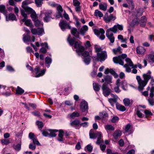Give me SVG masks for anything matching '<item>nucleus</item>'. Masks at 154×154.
Instances as JSON below:
<instances>
[{
  "mask_svg": "<svg viewBox=\"0 0 154 154\" xmlns=\"http://www.w3.org/2000/svg\"><path fill=\"white\" fill-rule=\"evenodd\" d=\"M21 142L20 141L19 143L14 146V149L16 151H19L20 150L21 148Z\"/></svg>",
  "mask_w": 154,
  "mask_h": 154,
  "instance_id": "nucleus-50",
  "label": "nucleus"
},
{
  "mask_svg": "<svg viewBox=\"0 0 154 154\" xmlns=\"http://www.w3.org/2000/svg\"><path fill=\"white\" fill-rule=\"evenodd\" d=\"M129 4H132L131 6H130L129 8L131 10H133L134 8V6L133 0H126Z\"/></svg>",
  "mask_w": 154,
  "mask_h": 154,
  "instance_id": "nucleus-44",
  "label": "nucleus"
},
{
  "mask_svg": "<svg viewBox=\"0 0 154 154\" xmlns=\"http://www.w3.org/2000/svg\"><path fill=\"white\" fill-rule=\"evenodd\" d=\"M82 54V56L85 58L90 57L91 53L89 54V52L86 51H85Z\"/></svg>",
  "mask_w": 154,
  "mask_h": 154,
  "instance_id": "nucleus-52",
  "label": "nucleus"
},
{
  "mask_svg": "<svg viewBox=\"0 0 154 154\" xmlns=\"http://www.w3.org/2000/svg\"><path fill=\"white\" fill-rule=\"evenodd\" d=\"M35 23V26L38 27L43 26V23L41 22V21L37 19L34 21Z\"/></svg>",
  "mask_w": 154,
  "mask_h": 154,
  "instance_id": "nucleus-37",
  "label": "nucleus"
},
{
  "mask_svg": "<svg viewBox=\"0 0 154 154\" xmlns=\"http://www.w3.org/2000/svg\"><path fill=\"white\" fill-rule=\"evenodd\" d=\"M95 34L98 36L100 35V38L101 40H103L105 38V36L103 35L105 33V31L102 29H95L94 30Z\"/></svg>",
  "mask_w": 154,
  "mask_h": 154,
  "instance_id": "nucleus-10",
  "label": "nucleus"
},
{
  "mask_svg": "<svg viewBox=\"0 0 154 154\" xmlns=\"http://www.w3.org/2000/svg\"><path fill=\"white\" fill-rule=\"evenodd\" d=\"M121 48L120 47H119L117 49H113V51L115 54L117 53L118 52H119L120 51Z\"/></svg>",
  "mask_w": 154,
  "mask_h": 154,
  "instance_id": "nucleus-63",
  "label": "nucleus"
},
{
  "mask_svg": "<svg viewBox=\"0 0 154 154\" xmlns=\"http://www.w3.org/2000/svg\"><path fill=\"white\" fill-rule=\"evenodd\" d=\"M96 133H90L89 136L90 138L91 139H94L97 137V135Z\"/></svg>",
  "mask_w": 154,
  "mask_h": 154,
  "instance_id": "nucleus-56",
  "label": "nucleus"
},
{
  "mask_svg": "<svg viewBox=\"0 0 154 154\" xmlns=\"http://www.w3.org/2000/svg\"><path fill=\"white\" fill-rule=\"evenodd\" d=\"M129 66L127 64H125L123 66L126 69L125 71L128 72H130L131 71V69Z\"/></svg>",
  "mask_w": 154,
  "mask_h": 154,
  "instance_id": "nucleus-54",
  "label": "nucleus"
},
{
  "mask_svg": "<svg viewBox=\"0 0 154 154\" xmlns=\"http://www.w3.org/2000/svg\"><path fill=\"white\" fill-rule=\"evenodd\" d=\"M107 57V54L105 51H102L97 54V59L98 61L101 62L104 61Z\"/></svg>",
  "mask_w": 154,
  "mask_h": 154,
  "instance_id": "nucleus-7",
  "label": "nucleus"
},
{
  "mask_svg": "<svg viewBox=\"0 0 154 154\" xmlns=\"http://www.w3.org/2000/svg\"><path fill=\"white\" fill-rule=\"evenodd\" d=\"M49 136L51 137H55L56 136V134L55 133L58 132V131L57 130H50Z\"/></svg>",
  "mask_w": 154,
  "mask_h": 154,
  "instance_id": "nucleus-34",
  "label": "nucleus"
},
{
  "mask_svg": "<svg viewBox=\"0 0 154 154\" xmlns=\"http://www.w3.org/2000/svg\"><path fill=\"white\" fill-rule=\"evenodd\" d=\"M118 98V97L117 96H116L115 97H114V98L109 99L108 100L109 102L111 104V105L113 106L112 102H113L116 103V102Z\"/></svg>",
  "mask_w": 154,
  "mask_h": 154,
  "instance_id": "nucleus-46",
  "label": "nucleus"
},
{
  "mask_svg": "<svg viewBox=\"0 0 154 154\" xmlns=\"http://www.w3.org/2000/svg\"><path fill=\"white\" fill-rule=\"evenodd\" d=\"M109 73L113 75L115 78H117L118 76L116 73L112 69H110Z\"/></svg>",
  "mask_w": 154,
  "mask_h": 154,
  "instance_id": "nucleus-55",
  "label": "nucleus"
},
{
  "mask_svg": "<svg viewBox=\"0 0 154 154\" xmlns=\"http://www.w3.org/2000/svg\"><path fill=\"white\" fill-rule=\"evenodd\" d=\"M125 61L127 64L128 66L131 67L132 68H136L137 67V65H134L131 60L129 58H126L125 59Z\"/></svg>",
  "mask_w": 154,
  "mask_h": 154,
  "instance_id": "nucleus-16",
  "label": "nucleus"
},
{
  "mask_svg": "<svg viewBox=\"0 0 154 154\" xmlns=\"http://www.w3.org/2000/svg\"><path fill=\"white\" fill-rule=\"evenodd\" d=\"M107 4L106 3L100 4H99V8L100 10L105 11L107 10Z\"/></svg>",
  "mask_w": 154,
  "mask_h": 154,
  "instance_id": "nucleus-27",
  "label": "nucleus"
},
{
  "mask_svg": "<svg viewBox=\"0 0 154 154\" xmlns=\"http://www.w3.org/2000/svg\"><path fill=\"white\" fill-rule=\"evenodd\" d=\"M48 4L51 6L54 7L57 6V5L54 2H48Z\"/></svg>",
  "mask_w": 154,
  "mask_h": 154,
  "instance_id": "nucleus-58",
  "label": "nucleus"
},
{
  "mask_svg": "<svg viewBox=\"0 0 154 154\" xmlns=\"http://www.w3.org/2000/svg\"><path fill=\"white\" fill-rule=\"evenodd\" d=\"M127 57V55L126 54H122L121 55L114 57L113 58V60L114 63H119L120 65H123L124 62L122 60L126 58Z\"/></svg>",
  "mask_w": 154,
  "mask_h": 154,
  "instance_id": "nucleus-4",
  "label": "nucleus"
},
{
  "mask_svg": "<svg viewBox=\"0 0 154 154\" xmlns=\"http://www.w3.org/2000/svg\"><path fill=\"white\" fill-rule=\"evenodd\" d=\"M118 29L120 31L123 30V25L117 24L116 25H114L113 27L107 29L106 31V36L110 42V43L109 44V45H111V43H113L115 41V37L113 35V33L112 32L115 33H116L118 31Z\"/></svg>",
  "mask_w": 154,
  "mask_h": 154,
  "instance_id": "nucleus-2",
  "label": "nucleus"
},
{
  "mask_svg": "<svg viewBox=\"0 0 154 154\" xmlns=\"http://www.w3.org/2000/svg\"><path fill=\"white\" fill-rule=\"evenodd\" d=\"M116 19V17L114 16L112 14L109 15L107 13H106L103 17V19L106 23H109L112 20H114Z\"/></svg>",
  "mask_w": 154,
  "mask_h": 154,
  "instance_id": "nucleus-9",
  "label": "nucleus"
},
{
  "mask_svg": "<svg viewBox=\"0 0 154 154\" xmlns=\"http://www.w3.org/2000/svg\"><path fill=\"white\" fill-rule=\"evenodd\" d=\"M104 128L106 131H113L115 130V128L114 127L110 125H105Z\"/></svg>",
  "mask_w": 154,
  "mask_h": 154,
  "instance_id": "nucleus-32",
  "label": "nucleus"
},
{
  "mask_svg": "<svg viewBox=\"0 0 154 154\" xmlns=\"http://www.w3.org/2000/svg\"><path fill=\"white\" fill-rule=\"evenodd\" d=\"M59 25L61 29L63 31L66 28L70 29L71 28V26L68 24L66 21L65 20H61Z\"/></svg>",
  "mask_w": 154,
  "mask_h": 154,
  "instance_id": "nucleus-12",
  "label": "nucleus"
},
{
  "mask_svg": "<svg viewBox=\"0 0 154 154\" xmlns=\"http://www.w3.org/2000/svg\"><path fill=\"white\" fill-rule=\"evenodd\" d=\"M80 109L82 112L87 111V112L88 109L87 103L85 102L81 103L80 105Z\"/></svg>",
  "mask_w": 154,
  "mask_h": 154,
  "instance_id": "nucleus-14",
  "label": "nucleus"
},
{
  "mask_svg": "<svg viewBox=\"0 0 154 154\" xmlns=\"http://www.w3.org/2000/svg\"><path fill=\"white\" fill-rule=\"evenodd\" d=\"M102 89L103 93L105 96H108L110 93V90L107 87V85L105 83H104L102 85Z\"/></svg>",
  "mask_w": 154,
  "mask_h": 154,
  "instance_id": "nucleus-11",
  "label": "nucleus"
},
{
  "mask_svg": "<svg viewBox=\"0 0 154 154\" xmlns=\"http://www.w3.org/2000/svg\"><path fill=\"white\" fill-rule=\"evenodd\" d=\"M147 21V19L145 16H143L141 18L140 22V26L144 27L146 25Z\"/></svg>",
  "mask_w": 154,
  "mask_h": 154,
  "instance_id": "nucleus-23",
  "label": "nucleus"
},
{
  "mask_svg": "<svg viewBox=\"0 0 154 154\" xmlns=\"http://www.w3.org/2000/svg\"><path fill=\"white\" fill-rule=\"evenodd\" d=\"M80 122L79 120H75L72 122L70 123V125L72 126H75L79 125V124Z\"/></svg>",
  "mask_w": 154,
  "mask_h": 154,
  "instance_id": "nucleus-43",
  "label": "nucleus"
},
{
  "mask_svg": "<svg viewBox=\"0 0 154 154\" xmlns=\"http://www.w3.org/2000/svg\"><path fill=\"white\" fill-rule=\"evenodd\" d=\"M84 61L85 64L86 65L89 64L91 61L90 57L85 58L84 59Z\"/></svg>",
  "mask_w": 154,
  "mask_h": 154,
  "instance_id": "nucleus-53",
  "label": "nucleus"
},
{
  "mask_svg": "<svg viewBox=\"0 0 154 154\" xmlns=\"http://www.w3.org/2000/svg\"><path fill=\"white\" fill-rule=\"evenodd\" d=\"M50 130V129H47L43 130V131L41 130V131L42 132L43 135L45 136L46 137L49 135Z\"/></svg>",
  "mask_w": 154,
  "mask_h": 154,
  "instance_id": "nucleus-40",
  "label": "nucleus"
},
{
  "mask_svg": "<svg viewBox=\"0 0 154 154\" xmlns=\"http://www.w3.org/2000/svg\"><path fill=\"white\" fill-rule=\"evenodd\" d=\"M151 72L150 71H148L146 73L143 74V80H142L139 76H137L136 77V79L138 84V88L139 91H143L144 87L146 85L149 80L151 79L150 84L153 86L154 83V78L151 75Z\"/></svg>",
  "mask_w": 154,
  "mask_h": 154,
  "instance_id": "nucleus-1",
  "label": "nucleus"
},
{
  "mask_svg": "<svg viewBox=\"0 0 154 154\" xmlns=\"http://www.w3.org/2000/svg\"><path fill=\"white\" fill-rule=\"evenodd\" d=\"M70 35H69L67 38V40L69 44L71 45L74 44V47L76 49V52L79 55L81 54V53L82 52L85 50L84 47L81 45V42H75V38H73L70 39Z\"/></svg>",
  "mask_w": 154,
  "mask_h": 154,
  "instance_id": "nucleus-3",
  "label": "nucleus"
},
{
  "mask_svg": "<svg viewBox=\"0 0 154 154\" xmlns=\"http://www.w3.org/2000/svg\"><path fill=\"white\" fill-rule=\"evenodd\" d=\"M51 61L52 60L51 58L48 57H46L45 59V63H46L48 64V66H47L48 68H49L50 66L49 64L51 63Z\"/></svg>",
  "mask_w": 154,
  "mask_h": 154,
  "instance_id": "nucleus-49",
  "label": "nucleus"
},
{
  "mask_svg": "<svg viewBox=\"0 0 154 154\" xmlns=\"http://www.w3.org/2000/svg\"><path fill=\"white\" fill-rule=\"evenodd\" d=\"M35 3L38 7H41L43 4V1L42 0H35Z\"/></svg>",
  "mask_w": 154,
  "mask_h": 154,
  "instance_id": "nucleus-35",
  "label": "nucleus"
},
{
  "mask_svg": "<svg viewBox=\"0 0 154 154\" xmlns=\"http://www.w3.org/2000/svg\"><path fill=\"white\" fill-rule=\"evenodd\" d=\"M64 132L62 130H60L59 131V134L58 137L59 138H58L57 140L60 142L63 141V134Z\"/></svg>",
  "mask_w": 154,
  "mask_h": 154,
  "instance_id": "nucleus-25",
  "label": "nucleus"
},
{
  "mask_svg": "<svg viewBox=\"0 0 154 154\" xmlns=\"http://www.w3.org/2000/svg\"><path fill=\"white\" fill-rule=\"evenodd\" d=\"M136 51L137 53L139 54H142L145 52V49L143 47L140 46L137 47Z\"/></svg>",
  "mask_w": 154,
  "mask_h": 154,
  "instance_id": "nucleus-21",
  "label": "nucleus"
},
{
  "mask_svg": "<svg viewBox=\"0 0 154 154\" xmlns=\"http://www.w3.org/2000/svg\"><path fill=\"white\" fill-rule=\"evenodd\" d=\"M104 79L105 81L108 84H109L112 82V77L108 75L104 76Z\"/></svg>",
  "mask_w": 154,
  "mask_h": 154,
  "instance_id": "nucleus-33",
  "label": "nucleus"
},
{
  "mask_svg": "<svg viewBox=\"0 0 154 154\" xmlns=\"http://www.w3.org/2000/svg\"><path fill=\"white\" fill-rule=\"evenodd\" d=\"M73 3L75 6H79L80 4V3L78 0H73Z\"/></svg>",
  "mask_w": 154,
  "mask_h": 154,
  "instance_id": "nucleus-59",
  "label": "nucleus"
},
{
  "mask_svg": "<svg viewBox=\"0 0 154 154\" xmlns=\"http://www.w3.org/2000/svg\"><path fill=\"white\" fill-rule=\"evenodd\" d=\"M93 87L94 90L95 91H98L100 90V86L98 84L95 83H93Z\"/></svg>",
  "mask_w": 154,
  "mask_h": 154,
  "instance_id": "nucleus-47",
  "label": "nucleus"
},
{
  "mask_svg": "<svg viewBox=\"0 0 154 154\" xmlns=\"http://www.w3.org/2000/svg\"><path fill=\"white\" fill-rule=\"evenodd\" d=\"M88 29V26L86 25L83 26L80 29V33L84 35V34L87 31Z\"/></svg>",
  "mask_w": 154,
  "mask_h": 154,
  "instance_id": "nucleus-26",
  "label": "nucleus"
},
{
  "mask_svg": "<svg viewBox=\"0 0 154 154\" xmlns=\"http://www.w3.org/2000/svg\"><path fill=\"white\" fill-rule=\"evenodd\" d=\"M22 21L24 22L25 24L28 26L32 27L33 26L30 20L23 19L22 20Z\"/></svg>",
  "mask_w": 154,
  "mask_h": 154,
  "instance_id": "nucleus-19",
  "label": "nucleus"
},
{
  "mask_svg": "<svg viewBox=\"0 0 154 154\" xmlns=\"http://www.w3.org/2000/svg\"><path fill=\"white\" fill-rule=\"evenodd\" d=\"M123 101L124 105L126 106H128L130 103V100L128 98H125L123 100Z\"/></svg>",
  "mask_w": 154,
  "mask_h": 154,
  "instance_id": "nucleus-45",
  "label": "nucleus"
},
{
  "mask_svg": "<svg viewBox=\"0 0 154 154\" xmlns=\"http://www.w3.org/2000/svg\"><path fill=\"white\" fill-rule=\"evenodd\" d=\"M97 139L96 143L97 144H100L103 142V140L101 138V137H102L101 133L99 132L97 133Z\"/></svg>",
  "mask_w": 154,
  "mask_h": 154,
  "instance_id": "nucleus-18",
  "label": "nucleus"
},
{
  "mask_svg": "<svg viewBox=\"0 0 154 154\" xmlns=\"http://www.w3.org/2000/svg\"><path fill=\"white\" fill-rule=\"evenodd\" d=\"M121 134L122 132L120 131H116L114 133L113 136L114 138L116 140L119 137H120Z\"/></svg>",
  "mask_w": 154,
  "mask_h": 154,
  "instance_id": "nucleus-24",
  "label": "nucleus"
},
{
  "mask_svg": "<svg viewBox=\"0 0 154 154\" xmlns=\"http://www.w3.org/2000/svg\"><path fill=\"white\" fill-rule=\"evenodd\" d=\"M2 144L7 145L10 143V139H3L1 140Z\"/></svg>",
  "mask_w": 154,
  "mask_h": 154,
  "instance_id": "nucleus-48",
  "label": "nucleus"
},
{
  "mask_svg": "<svg viewBox=\"0 0 154 154\" xmlns=\"http://www.w3.org/2000/svg\"><path fill=\"white\" fill-rule=\"evenodd\" d=\"M28 13L31 14L30 16L33 21L37 19V16L36 15L35 13L33 10L32 12H28Z\"/></svg>",
  "mask_w": 154,
  "mask_h": 154,
  "instance_id": "nucleus-38",
  "label": "nucleus"
},
{
  "mask_svg": "<svg viewBox=\"0 0 154 154\" xmlns=\"http://www.w3.org/2000/svg\"><path fill=\"white\" fill-rule=\"evenodd\" d=\"M57 10L58 12V15L57 16L58 17H62V13L63 10L61 6L60 5H57Z\"/></svg>",
  "mask_w": 154,
  "mask_h": 154,
  "instance_id": "nucleus-22",
  "label": "nucleus"
},
{
  "mask_svg": "<svg viewBox=\"0 0 154 154\" xmlns=\"http://www.w3.org/2000/svg\"><path fill=\"white\" fill-rule=\"evenodd\" d=\"M94 48L95 49V51L97 53H99V52L101 51L102 49L101 48L99 45H94Z\"/></svg>",
  "mask_w": 154,
  "mask_h": 154,
  "instance_id": "nucleus-41",
  "label": "nucleus"
},
{
  "mask_svg": "<svg viewBox=\"0 0 154 154\" xmlns=\"http://www.w3.org/2000/svg\"><path fill=\"white\" fill-rule=\"evenodd\" d=\"M94 15L97 17H101L103 16V14L102 12L98 10H96L94 13Z\"/></svg>",
  "mask_w": 154,
  "mask_h": 154,
  "instance_id": "nucleus-29",
  "label": "nucleus"
},
{
  "mask_svg": "<svg viewBox=\"0 0 154 154\" xmlns=\"http://www.w3.org/2000/svg\"><path fill=\"white\" fill-rule=\"evenodd\" d=\"M150 92L149 97L150 98H148V100L149 105L152 106L154 105V98H153L154 96V86L151 88L150 89Z\"/></svg>",
  "mask_w": 154,
  "mask_h": 154,
  "instance_id": "nucleus-8",
  "label": "nucleus"
},
{
  "mask_svg": "<svg viewBox=\"0 0 154 154\" xmlns=\"http://www.w3.org/2000/svg\"><path fill=\"white\" fill-rule=\"evenodd\" d=\"M70 117L71 118L73 117H78L79 116V114L77 112H75L70 114Z\"/></svg>",
  "mask_w": 154,
  "mask_h": 154,
  "instance_id": "nucleus-51",
  "label": "nucleus"
},
{
  "mask_svg": "<svg viewBox=\"0 0 154 154\" xmlns=\"http://www.w3.org/2000/svg\"><path fill=\"white\" fill-rule=\"evenodd\" d=\"M16 94L21 95L24 92V91L20 87L17 86L16 90Z\"/></svg>",
  "mask_w": 154,
  "mask_h": 154,
  "instance_id": "nucleus-28",
  "label": "nucleus"
},
{
  "mask_svg": "<svg viewBox=\"0 0 154 154\" xmlns=\"http://www.w3.org/2000/svg\"><path fill=\"white\" fill-rule=\"evenodd\" d=\"M52 13V11L51 10H44L41 12L40 15H42L43 14H45L44 21L45 22H48L50 20L51 18V15Z\"/></svg>",
  "mask_w": 154,
  "mask_h": 154,
  "instance_id": "nucleus-6",
  "label": "nucleus"
},
{
  "mask_svg": "<svg viewBox=\"0 0 154 154\" xmlns=\"http://www.w3.org/2000/svg\"><path fill=\"white\" fill-rule=\"evenodd\" d=\"M45 71L44 70H42L41 71L40 73H39L38 74L36 75L35 76V77H38L40 76H42L45 74Z\"/></svg>",
  "mask_w": 154,
  "mask_h": 154,
  "instance_id": "nucleus-60",
  "label": "nucleus"
},
{
  "mask_svg": "<svg viewBox=\"0 0 154 154\" xmlns=\"http://www.w3.org/2000/svg\"><path fill=\"white\" fill-rule=\"evenodd\" d=\"M71 32L74 36L78 38H79V32L77 29L75 28H72L71 30Z\"/></svg>",
  "mask_w": 154,
  "mask_h": 154,
  "instance_id": "nucleus-20",
  "label": "nucleus"
},
{
  "mask_svg": "<svg viewBox=\"0 0 154 154\" xmlns=\"http://www.w3.org/2000/svg\"><path fill=\"white\" fill-rule=\"evenodd\" d=\"M33 142L35 144L39 145L40 143L38 141L36 137L33 138L32 139Z\"/></svg>",
  "mask_w": 154,
  "mask_h": 154,
  "instance_id": "nucleus-62",
  "label": "nucleus"
},
{
  "mask_svg": "<svg viewBox=\"0 0 154 154\" xmlns=\"http://www.w3.org/2000/svg\"><path fill=\"white\" fill-rule=\"evenodd\" d=\"M36 124L38 126V129L40 130H42L41 129L44 126L43 123L42 122L37 121L36 122Z\"/></svg>",
  "mask_w": 154,
  "mask_h": 154,
  "instance_id": "nucleus-39",
  "label": "nucleus"
},
{
  "mask_svg": "<svg viewBox=\"0 0 154 154\" xmlns=\"http://www.w3.org/2000/svg\"><path fill=\"white\" fill-rule=\"evenodd\" d=\"M116 107L118 109L121 111H124L126 110L124 106L118 103L116 104Z\"/></svg>",
  "mask_w": 154,
  "mask_h": 154,
  "instance_id": "nucleus-31",
  "label": "nucleus"
},
{
  "mask_svg": "<svg viewBox=\"0 0 154 154\" xmlns=\"http://www.w3.org/2000/svg\"><path fill=\"white\" fill-rule=\"evenodd\" d=\"M121 83L120 80L118 79L116 80V85L114 88V90L115 92L116 93H119L121 91V90L119 89V87L120 86Z\"/></svg>",
  "mask_w": 154,
  "mask_h": 154,
  "instance_id": "nucleus-15",
  "label": "nucleus"
},
{
  "mask_svg": "<svg viewBox=\"0 0 154 154\" xmlns=\"http://www.w3.org/2000/svg\"><path fill=\"white\" fill-rule=\"evenodd\" d=\"M136 114L138 117L139 118L142 117L143 114L139 110H137V111Z\"/></svg>",
  "mask_w": 154,
  "mask_h": 154,
  "instance_id": "nucleus-64",
  "label": "nucleus"
},
{
  "mask_svg": "<svg viewBox=\"0 0 154 154\" xmlns=\"http://www.w3.org/2000/svg\"><path fill=\"white\" fill-rule=\"evenodd\" d=\"M6 19L7 21H8L10 20H16V18L15 15L12 13L9 14L8 16L5 15Z\"/></svg>",
  "mask_w": 154,
  "mask_h": 154,
  "instance_id": "nucleus-17",
  "label": "nucleus"
},
{
  "mask_svg": "<svg viewBox=\"0 0 154 154\" xmlns=\"http://www.w3.org/2000/svg\"><path fill=\"white\" fill-rule=\"evenodd\" d=\"M33 2L31 0H26L22 2V7L26 12H31L33 11V9L27 6V5L30 4Z\"/></svg>",
  "mask_w": 154,
  "mask_h": 154,
  "instance_id": "nucleus-5",
  "label": "nucleus"
},
{
  "mask_svg": "<svg viewBox=\"0 0 154 154\" xmlns=\"http://www.w3.org/2000/svg\"><path fill=\"white\" fill-rule=\"evenodd\" d=\"M31 32L33 34H37L39 35H41L44 33V30L42 28H38L37 29H32Z\"/></svg>",
  "mask_w": 154,
  "mask_h": 154,
  "instance_id": "nucleus-13",
  "label": "nucleus"
},
{
  "mask_svg": "<svg viewBox=\"0 0 154 154\" xmlns=\"http://www.w3.org/2000/svg\"><path fill=\"white\" fill-rule=\"evenodd\" d=\"M99 115L100 117L102 118V121L103 122L104 119H106L108 116V114L105 112H103L100 113Z\"/></svg>",
  "mask_w": 154,
  "mask_h": 154,
  "instance_id": "nucleus-30",
  "label": "nucleus"
},
{
  "mask_svg": "<svg viewBox=\"0 0 154 154\" xmlns=\"http://www.w3.org/2000/svg\"><path fill=\"white\" fill-rule=\"evenodd\" d=\"M25 12L28 13V12H26L25 10L24 9H23L20 10L21 14L22 16L24 17L23 19H27V14L25 13Z\"/></svg>",
  "mask_w": 154,
  "mask_h": 154,
  "instance_id": "nucleus-42",
  "label": "nucleus"
},
{
  "mask_svg": "<svg viewBox=\"0 0 154 154\" xmlns=\"http://www.w3.org/2000/svg\"><path fill=\"white\" fill-rule=\"evenodd\" d=\"M149 59L150 61L152 63L154 62V54H150L149 56Z\"/></svg>",
  "mask_w": 154,
  "mask_h": 154,
  "instance_id": "nucleus-57",
  "label": "nucleus"
},
{
  "mask_svg": "<svg viewBox=\"0 0 154 154\" xmlns=\"http://www.w3.org/2000/svg\"><path fill=\"white\" fill-rule=\"evenodd\" d=\"M0 11L5 15H6L7 11L5 10V8L4 5H0Z\"/></svg>",
  "mask_w": 154,
  "mask_h": 154,
  "instance_id": "nucleus-36",
  "label": "nucleus"
},
{
  "mask_svg": "<svg viewBox=\"0 0 154 154\" xmlns=\"http://www.w3.org/2000/svg\"><path fill=\"white\" fill-rule=\"evenodd\" d=\"M121 85L122 89L124 90H126V89L125 88V87L126 85V83L125 82H121Z\"/></svg>",
  "mask_w": 154,
  "mask_h": 154,
  "instance_id": "nucleus-61",
  "label": "nucleus"
}]
</instances>
